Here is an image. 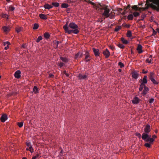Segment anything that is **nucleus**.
I'll use <instances>...</instances> for the list:
<instances>
[{"label": "nucleus", "mask_w": 159, "mask_h": 159, "mask_svg": "<svg viewBox=\"0 0 159 159\" xmlns=\"http://www.w3.org/2000/svg\"><path fill=\"white\" fill-rule=\"evenodd\" d=\"M133 15L134 17H136L137 16H139L140 14L139 13L136 11H135L133 13Z\"/></svg>", "instance_id": "obj_36"}, {"label": "nucleus", "mask_w": 159, "mask_h": 159, "mask_svg": "<svg viewBox=\"0 0 159 159\" xmlns=\"http://www.w3.org/2000/svg\"><path fill=\"white\" fill-rule=\"evenodd\" d=\"M27 45L25 44H24L22 45L21 46V48H25L27 47Z\"/></svg>", "instance_id": "obj_49"}, {"label": "nucleus", "mask_w": 159, "mask_h": 159, "mask_svg": "<svg viewBox=\"0 0 159 159\" xmlns=\"http://www.w3.org/2000/svg\"><path fill=\"white\" fill-rule=\"evenodd\" d=\"M137 50L138 51V53H141L143 52L142 50V46L140 44H139L137 48Z\"/></svg>", "instance_id": "obj_13"}, {"label": "nucleus", "mask_w": 159, "mask_h": 159, "mask_svg": "<svg viewBox=\"0 0 159 159\" xmlns=\"http://www.w3.org/2000/svg\"><path fill=\"white\" fill-rule=\"evenodd\" d=\"M132 9L136 11H141V8L140 7H137L136 5H134L132 7Z\"/></svg>", "instance_id": "obj_16"}, {"label": "nucleus", "mask_w": 159, "mask_h": 159, "mask_svg": "<svg viewBox=\"0 0 159 159\" xmlns=\"http://www.w3.org/2000/svg\"><path fill=\"white\" fill-rule=\"evenodd\" d=\"M82 56V53L80 54V55H79V57L80 58Z\"/></svg>", "instance_id": "obj_59"}, {"label": "nucleus", "mask_w": 159, "mask_h": 159, "mask_svg": "<svg viewBox=\"0 0 159 159\" xmlns=\"http://www.w3.org/2000/svg\"><path fill=\"white\" fill-rule=\"evenodd\" d=\"M7 44L8 45H10V43L8 41L4 42H3V45L4 46H5Z\"/></svg>", "instance_id": "obj_45"}, {"label": "nucleus", "mask_w": 159, "mask_h": 159, "mask_svg": "<svg viewBox=\"0 0 159 159\" xmlns=\"http://www.w3.org/2000/svg\"><path fill=\"white\" fill-rule=\"evenodd\" d=\"M39 16L40 18L42 19L46 20L47 19V17L46 16V15L43 14H40L39 15Z\"/></svg>", "instance_id": "obj_19"}, {"label": "nucleus", "mask_w": 159, "mask_h": 159, "mask_svg": "<svg viewBox=\"0 0 159 159\" xmlns=\"http://www.w3.org/2000/svg\"><path fill=\"white\" fill-rule=\"evenodd\" d=\"M104 17H102V19L100 21V22H102L103 20H104Z\"/></svg>", "instance_id": "obj_61"}, {"label": "nucleus", "mask_w": 159, "mask_h": 159, "mask_svg": "<svg viewBox=\"0 0 159 159\" xmlns=\"http://www.w3.org/2000/svg\"><path fill=\"white\" fill-rule=\"evenodd\" d=\"M68 22L63 26V28L66 33L70 34L71 33L77 34L79 32L80 28L74 22H70L68 25Z\"/></svg>", "instance_id": "obj_1"}, {"label": "nucleus", "mask_w": 159, "mask_h": 159, "mask_svg": "<svg viewBox=\"0 0 159 159\" xmlns=\"http://www.w3.org/2000/svg\"><path fill=\"white\" fill-rule=\"evenodd\" d=\"M132 77L133 78L137 79L138 78L139 75V74L136 71H134L132 72Z\"/></svg>", "instance_id": "obj_12"}, {"label": "nucleus", "mask_w": 159, "mask_h": 159, "mask_svg": "<svg viewBox=\"0 0 159 159\" xmlns=\"http://www.w3.org/2000/svg\"><path fill=\"white\" fill-rule=\"evenodd\" d=\"M117 46L120 48H124V46L122 44L118 43L117 44Z\"/></svg>", "instance_id": "obj_39"}, {"label": "nucleus", "mask_w": 159, "mask_h": 159, "mask_svg": "<svg viewBox=\"0 0 159 159\" xmlns=\"http://www.w3.org/2000/svg\"><path fill=\"white\" fill-rule=\"evenodd\" d=\"M3 29L4 31L5 32H8L9 30V28L6 26H3Z\"/></svg>", "instance_id": "obj_32"}, {"label": "nucleus", "mask_w": 159, "mask_h": 159, "mask_svg": "<svg viewBox=\"0 0 159 159\" xmlns=\"http://www.w3.org/2000/svg\"><path fill=\"white\" fill-rule=\"evenodd\" d=\"M135 135L139 139H140L142 137L141 134L139 133H136L135 134Z\"/></svg>", "instance_id": "obj_42"}, {"label": "nucleus", "mask_w": 159, "mask_h": 159, "mask_svg": "<svg viewBox=\"0 0 159 159\" xmlns=\"http://www.w3.org/2000/svg\"><path fill=\"white\" fill-rule=\"evenodd\" d=\"M9 45H7L6 47H5V48H4L5 50H7L9 48Z\"/></svg>", "instance_id": "obj_53"}, {"label": "nucleus", "mask_w": 159, "mask_h": 159, "mask_svg": "<svg viewBox=\"0 0 159 159\" xmlns=\"http://www.w3.org/2000/svg\"><path fill=\"white\" fill-rule=\"evenodd\" d=\"M134 18V16L132 14H129L127 16V18L129 20H132Z\"/></svg>", "instance_id": "obj_27"}, {"label": "nucleus", "mask_w": 159, "mask_h": 159, "mask_svg": "<svg viewBox=\"0 0 159 159\" xmlns=\"http://www.w3.org/2000/svg\"><path fill=\"white\" fill-rule=\"evenodd\" d=\"M80 80H86L88 77V75H83L82 74H79L78 76Z\"/></svg>", "instance_id": "obj_6"}, {"label": "nucleus", "mask_w": 159, "mask_h": 159, "mask_svg": "<svg viewBox=\"0 0 159 159\" xmlns=\"http://www.w3.org/2000/svg\"><path fill=\"white\" fill-rule=\"evenodd\" d=\"M156 30L159 33V28H157L156 29Z\"/></svg>", "instance_id": "obj_62"}, {"label": "nucleus", "mask_w": 159, "mask_h": 159, "mask_svg": "<svg viewBox=\"0 0 159 159\" xmlns=\"http://www.w3.org/2000/svg\"><path fill=\"white\" fill-rule=\"evenodd\" d=\"M15 8L14 7L11 5L9 6V11H13L14 10Z\"/></svg>", "instance_id": "obj_37"}, {"label": "nucleus", "mask_w": 159, "mask_h": 159, "mask_svg": "<svg viewBox=\"0 0 159 159\" xmlns=\"http://www.w3.org/2000/svg\"><path fill=\"white\" fill-rule=\"evenodd\" d=\"M146 61L148 62L149 63H151L152 62L151 60H149V59L148 58L146 60Z\"/></svg>", "instance_id": "obj_50"}, {"label": "nucleus", "mask_w": 159, "mask_h": 159, "mask_svg": "<svg viewBox=\"0 0 159 159\" xmlns=\"http://www.w3.org/2000/svg\"><path fill=\"white\" fill-rule=\"evenodd\" d=\"M17 125L19 126V127L20 128L23 125V122H20L17 123Z\"/></svg>", "instance_id": "obj_38"}, {"label": "nucleus", "mask_w": 159, "mask_h": 159, "mask_svg": "<svg viewBox=\"0 0 159 159\" xmlns=\"http://www.w3.org/2000/svg\"><path fill=\"white\" fill-rule=\"evenodd\" d=\"M36 157H35V156L33 157V158H32V159H37L36 158Z\"/></svg>", "instance_id": "obj_64"}, {"label": "nucleus", "mask_w": 159, "mask_h": 159, "mask_svg": "<svg viewBox=\"0 0 159 159\" xmlns=\"http://www.w3.org/2000/svg\"><path fill=\"white\" fill-rule=\"evenodd\" d=\"M39 154H37L35 157L37 158L39 156Z\"/></svg>", "instance_id": "obj_60"}, {"label": "nucleus", "mask_w": 159, "mask_h": 159, "mask_svg": "<svg viewBox=\"0 0 159 159\" xmlns=\"http://www.w3.org/2000/svg\"><path fill=\"white\" fill-rule=\"evenodd\" d=\"M147 73V71H144V70H143V74H146V73Z\"/></svg>", "instance_id": "obj_55"}, {"label": "nucleus", "mask_w": 159, "mask_h": 159, "mask_svg": "<svg viewBox=\"0 0 159 159\" xmlns=\"http://www.w3.org/2000/svg\"><path fill=\"white\" fill-rule=\"evenodd\" d=\"M53 42L54 43V44H56V48H57L59 44L61 43V42L59 41H56V40L53 41Z\"/></svg>", "instance_id": "obj_24"}, {"label": "nucleus", "mask_w": 159, "mask_h": 159, "mask_svg": "<svg viewBox=\"0 0 159 159\" xmlns=\"http://www.w3.org/2000/svg\"><path fill=\"white\" fill-rule=\"evenodd\" d=\"M103 54L105 56L106 58H108L110 56V52L107 48L103 51Z\"/></svg>", "instance_id": "obj_8"}, {"label": "nucleus", "mask_w": 159, "mask_h": 159, "mask_svg": "<svg viewBox=\"0 0 159 159\" xmlns=\"http://www.w3.org/2000/svg\"><path fill=\"white\" fill-rule=\"evenodd\" d=\"M154 99L153 98H152L150 99L149 100V102L150 103H152L154 102Z\"/></svg>", "instance_id": "obj_46"}, {"label": "nucleus", "mask_w": 159, "mask_h": 159, "mask_svg": "<svg viewBox=\"0 0 159 159\" xmlns=\"http://www.w3.org/2000/svg\"><path fill=\"white\" fill-rule=\"evenodd\" d=\"M8 16L6 14H2V17L3 18H6L8 19Z\"/></svg>", "instance_id": "obj_40"}, {"label": "nucleus", "mask_w": 159, "mask_h": 159, "mask_svg": "<svg viewBox=\"0 0 159 159\" xmlns=\"http://www.w3.org/2000/svg\"><path fill=\"white\" fill-rule=\"evenodd\" d=\"M152 137V138H151L153 139L154 140V139L156 138H157V136H156L155 135H153Z\"/></svg>", "instance_id": "obj_51"}, {"label": "nucleus", "mask_w": 159, "mask_h": 159, "mask_svg": "<svg viewBox=\"0 0 159 159\" xmlns=\"http://www.w3.org/2000/svg\"><path fill=\"white\" fill-rule=\"evenodd\" d=\"M52 5L55 7H58L59 6V3L58 2H52Z\"/></svg>", "instance_id": "obj_29"}, {"label": "nucleus", "mask_w": 159, "mask_h": 159, "mask_svg": "<svg viewBox=\"0 0 159 159\" xmlns=\"http://www.w3.org/2000/svg\"><path fill=\"white\" fill-rule=\"evenodd\" d=\"M92 50L96 57H97L99 56L100 53L99 52V49H96L94 48H92Z\"/></svg>", "instance_id": "obj_10"}, {"label": "nucleus", "mask_w": 159, "mask_h": 159, "mask_svg": "<svg viewBox=\"0 0 159 159\" xmlns=\"http://www.w3.org/2000/svg\"><path fill=\"white\" fill-rule=\"evenodd\" d=\"M150 143H145V146L147 147L150 148L151 147V144Z\"/></svg>", "instance_id": "obj_44"}, {"label": "nucleus", "mask_w": 159, "mask_h": 159, "mask_svg": "<svg viewBox=\"0 0 159 159\" xmlns=\"http://www.w3.org/2000/svg\"><path fill=\"white\" fill-rule=\"evenodd\" d=\"M26 144L29 148H31V147L32 146L31 143L30 141H28L26 143Z\"/></svg>", "instance_id": "obj_31"}, {"label": "nucleus", "mask_w": 159, "mask_h": 159, "mask_svg": "<svg viewBox=\"0 0 159 159\" xmlns=\"http://www.w3.org/2000/svg\"><path fill=\"white\" fill-rule=\"evenodd\" d=\"M122 26L125 27H126L127 28H129L130 27V25L129 24H123L122 25Z\"/></svg>", "instance_id": "obj_41"}, {"label": "nucleus", "mask_w": 159, "mask_h": 159, "mask_svg": "<svg viewBox=\"0 0 159 159\" xmlns=\"http://www.w3.org/2000/svg\"><path fill=\"white\" fill-rule=\"evenodd\" d=\"M148 90L149 89L148 88V87H147L146 86H144V89L142 93L144 95L146 94L148 92Z\"/></svg>", "instance_id": "obj_17"}, {"label": "nucleus", "mask_w": 159, "mask_h": 159, "mask_svg": "<svg viewBox=\"0 0 159 159\" xmlns=\"http://www.w3.org/2000/svg\"><path fill=\"white\" fill-rule=\"evenodd\" d=\"M148 133H143L142 134V139L147 142H149L151 144H153L154 140L151 138V135H149Z\"/></svg>", "instance_id": "obj_3"}, {"label": "nucleus", "mask_w": 159, "mask_h": 159, "mask_svg": "<svg viewBox=\"0 0 159 159\" xmlns=\"http://www.w3.org/2000/svg\"><path fill=\"white\" fill-rule=\"evenodd\" d=\"M154 73L153 72H150L149 75V79L151 81L155 84H159V82L155 80L154 79Z\"/></svg>", "instance_id": "obj_4"}, {"label": "nucleus", "mask_w": 159, "mask_h": 159, "mask_svg": "<svg viewBox=\"0 0 159 159\" xmlns=\"http://www.w3.org/2000/svg\"><path fill=\"white\" fill-rule=\"evenodd\" d=\"M29 151H30L31 153H32L34 152V149L33 148L31 149H30Z\"/></svg>", "instance_id": "obj_57"}, {"label": "nucleus", "mask_w": 159, "mask_h": 159, "mask_svg": "<svg viewBox=\"0 0 159 159\" xmlns=\"http://www.w3.org/2000/svg\"><path fill=\"white\" fill-rule=\"evenodd\" d=\"M39 27V25L37 24H34V25L33 29L34 30H36Z\"/></svg>", "instance_id": "obj_33"}, {"label": "nucleus", "mask_w": 159, "mask_h": 159, "mask_svg": "<svg viewBox=\"0 0 159 159\" xmlns=\"http://www.w3.org/2000/svg\"><path fill=\"white\" fill-rule=\"evenodd\" d=\"M139 99L137 97H135L132 100V102L134 104H138L139 103Z\"/></svg>", "instance_id": "obj_15"}, {"label": "nucleus", "mask_w": 159, "mask_h": 159, "mask_svg": "<svg viewBox=\"0 0 159 159\" xmlns=\"http://www.w3.org/2000/svg\"><path fill=\"white\" fill-rule=\"evenodd\" d=\"M121 26H117L116 27L115 31L116 32L118 31L119 30L121 29Z\"/></svg>", "instance_id": "obj_35"}, {"label": "nucleus", "mask_w": 159, "mask_h": 159, "mask_svg": "<svg viewBox=\"0 0 159 159\" xmlns=\"http://www.w3.org/2000/svg\"><path fill=\"white\" fill-rule=\"evenodd\" d=\"M33 91L36 93H38V89L37 87L34 86L33 89Z\"/></svg>", "instance_id": "obj_28"}, {"label": "nucleus", "mask_w": 159, "mask_h": 159, "mask_svg": "<svg viewBox=\"0 0 159 159\" xmlns=\"http://www.w3.org/2000/svg\"><path fill=\"white\" fill-rule=\"evenodd\" d=\"M7 115L5 114L3 115L1 117V121L2 122H4L7 119Z\"/></svg>", "instance_id": "obj_14"}, {"label": "nucleus", "mask_w": 159, "mask_h": 159, "mask_svg": "<svg viewBox=\"0 0 159 159\" xmlns=\"http://www.w3.org/2000/svg\"><path fill=\"white\" fill-rule=\"evenodd\" d=\"M66 76L69 77V75L68 74L66 73V74L65 75Z\"/></svg>", "instance_id": "obj_63"}, {"label": "nucleus", "mask_w": 159, "mask_h": 159, "mask_svg": "<svg viewBox=\"0 0 159 159\" xmlns=\"http://www.w3.org/2000/svg\"><path fill=\"white\" fill-rule=\"evenodd\" d=\"M130 7H131V6L130 5H129L127 6L126 8V9H129Z\"/></svg>", "instance_id": "obj_56"}, {"label": "nucleus", "mask_w": 159, "mask_h": 159, "mask_svg": "<svg viewBox=\"0 0 159 159\" xmlns=\"http://www.w3.org/2000/svg\"><path fill=\"white\" fill-rule=\"evenodd\" d=\"M42 39H43V38H42V36H40L37 38V39L36 41V42L37 43H39L40 40H41Z\"/></svg>", "instance_id": "obj_34"}, {"label": "nucleus", "mask_w": 159, "mask_h": 159, "mask_svg": "<svg viewBox=\"0 0 159 159\" xmlns=\"http://www.w3.org/2000/svg\"><path fill=\"white\" fill-rule=\"evenodd\" d=\"M121 41L124 44H127L129 43V42L126 40L123 37L121 38Z\"/></svg>", "instance_id": "obj_20"}, {"label": "nucleus", "mask_w": 159, "mask_h": 159, "mask_svg": "<svg viewBox=\"0 0 159 159\" xmlns=\"http://www.w3.org/2000/svg\"><path fill=\"white\" fill-rule=\"evenodd\" d=\"M50 36V35L48 33H45L44 34V37L46 39H48L49 38Z\"/></svg>", "instance_id": "obj_23"}, {"label": "nucleus", "mask_w": 159, "mask_h": 159, "mask_svg": "<svg viewBox=\"0 0 159 159\" xmlns=\"http://www.w3.org/2000/svg\"><path fill=\"white\" fill-rule=\"evenodd\" d=\"M85 58L84 59V61L88 62L91 60V56L89 55V53L87 52L85 55Z\"/></svg>", "instance_id": "obj_5"}, {"label": "nucleus", "mask_w": 159, "mask_h": 159, "mask_svg": "<svg viewBox=\"0 0 159 159\" xmlns=\"http://www.w3.org/2000/svg\"><path fill=\"white\" fill-rule=\"evenodd\" d=\"M20 28H17L16 30V31L18 33H19L20 31Z\"/></svg>", "instance_id": "obj_52"}, {"label": "nucleus", "mask_w": 159, "mask_h": 159, "mask_svg": "<svg viewBox=\"0 0 159 159\" xmlns=\"http://www.w3.org/2000/svg\"><path fill=\"white\" fill-rule=\"evenodd\" d=\"M60 58L65 63H66L68 61V59L66 58L61 57Z\"/></svg>", "instance_id": "obj_22"}, {"label": "nucleus", "mask_w": 159, "mask_h": 159, "mask_svg": "<svg viewBox=\"0 0 159 159\" xmlns=\"http://www.w3.org/2000/svg\"><path fill=\"white\" fill-rule=\"evenodd\" d=\"M80 52L78 53L77 54L75 55V59H77L79 57Z\"/></svg>", "instance_id": "obj_48"}, {"label": "nucleus", "mask_w": 159, "mask_h": 159, "mask_svg": "<svg viewBox=\"0 0 159 159\" xmlns=\"http://www.w3.org/2000/svg\"><path fill=\"white\" fill-rule=\"evenodd\" d=\"M147 76L146 75H145L144 76L143 78V80L140 79L139 82L141 84H146L147 83Z\"/></svg>", "instance_id": "obj_11"}, {"label": "nucleus", "mask_w": 159, "mask_h": 159, "mask_svg": "<svg viewBox=\"0 0 159 159\" xmlns=\"http://www.w3.org/2000/svg\"><path fill=\"white\" fill-rule=\"evenodd\" d=\"M145 16V15H143L141 16V17L142 18V19H141V20H143V19L144 18V17Z\"/></svg>", "instance_id": "obj_54"}, {"label": "nucleus", "mask_w": 159, "mask_h": 159, "mask_svg": "<svg viewBox=\"0 0 159 159\" xmlns=\"http://www.w3.org/2000/svg\"><path fill=\"white\" fill-rule=\"evenodd\" d=\"M119 65L120 66V67L121 68L124 66V65L121 62H119L118 63Z\"/></svg>", "instance_id": "obj_43"}, {"label": "nucleus", "mask_w": 159, "mask_h": 159, "mask_svg": "<svg viewBox=\"0 0 159 159\" xmlns=\"http://www.w3.org/2000/svg\"><path fill=\"white\" fill-rule=\"evenodd\" d=\"M57 65L60 68L65 65V64L62 62H58L57 63Z\"/></svg>", "instance_id": "obj_26"}, {"label": "nucleus", "mask_w": 159, "mask_h": 159, "mask_svg": "<svg viewBox=\"0 0 159 159\" xmlns=\"http://www.w3.org/2000/svg\"><path fill=\"white\" fill-rule=\"evenodd\" d=\"M21 72L20 70H17L16 71L14 74V75L16 78L19 79L21 77Z\"/></svg>", "instance_id": "obj_9"}, {"label": "nucleus", "mask_w": 159, "mask_h": 159, "mask_svg": "<svg viewBox=\"0 0 159 159\" xmlns=\"http://www.w3.org/2000/svg\"><path fill=\"white\" fill-rule=\"evenodd\" d=\"M44 7L46 9H50L53 7V6L48 4H46L44 5Z\"/></svg>", "instance_id": "obj_18"}, {"label": "nucleus", "mask_w": 159, "mask_h": 159, "mask_svg": "<svg viewBox=\"0 0 159 159\" xmlns=\"http://www.w3.org/2000/svg\"><path fill=\"white\" fill-rule=\"evenodd\" d=\"M144 86H145V84H141L140 85L139 88V91H142L143 89V88H144Z\"/></svg>", "instance_id": "obj_25"}, {"label": "nucleus", "mask_w": 159, "mask_h": 159, "mask_svg": "<svg viewBox=\"0 0 159 159\" xmlns=\"http://www.w3.org/2000/svg\"><path fill=\"white\" fill-rule=\"evenodd\" d=\"M144 133L149 134L151 131L150 126L148 124H147L144 129Z\"/></svg>", "instance_id": "obj_7"}, {"label": "nucleus", "mask_w": 159, "mask_h": 159, "mask_svg": "<svg viewBox=\"0 0 159 159\" xmlns=\"http://www.w3.org/2000/svg\"><path fill=\"white\" fill-rule=\"evenodd\" d=\"M61 7L62 8H67L69 7V5L67 3H63L61 4Z\"/></svg>", "instance_id": "obj_21"}, {"label": "nucleus", "mask_w": 159, "mask_h": 159, "mask_svg": "<svg viewBox=\"0 0 159 159\" xmlns=\"http://www.w3.org/2000/svg\"><path fill=\"white\" fill-rule=\"evenodd\" d=\"M111 12L110 13V16H109L110 18L111 19H113L114 17V15L111 14Z\"/></svg>", "instance_id": "obj_47"}, {"label": "nucleus", "mask_w": 159, "mask_h": 159, "mask_svg": "<svg viewBox=\"0 0 159 159\" xmlns=\"http://www.w3.org/2000/svg\"><path fill=\"white\" fill-rule=\"evenodd\" d=\"M127 36L128 37H131L132 36V33L131 31L130 30L127 31Z\"/></svg>", "instance_id": "obj_30"}, {"label": "nucleus", "mask_w": 159, "mask_h": 159, "mask_svg": "<svg viewBox=\"0 0 159 159\" xmlns=\"http://www.w3.org/2000/svg\"><path fill=\"white\" fill-rule=\"evenodd\" d=\"M126 13V12H125V10L124 11L122 12V14L123 15H125Z\"/></svg>", "instance_id": "obj_58"}, {"label": "nucleus", "mask_w": 159, "mask_h": 159, "mask_svg": "<svg viewBox=\"0 0 159 159\" xmlns=\"http://www.w3.org/2000/svg\"><path fill=\"white\" fill-rule=\"evenodd\" d=\"M97 8L99 9L100 10H104V12L102 14V16H105L104 17V19L109 17L110 13V10L107 8V7L106 6L102 7L101 4L99 3L98 4V6H97Z\"/></svg>", "instance_id": "obj_2"}]
</instances>
